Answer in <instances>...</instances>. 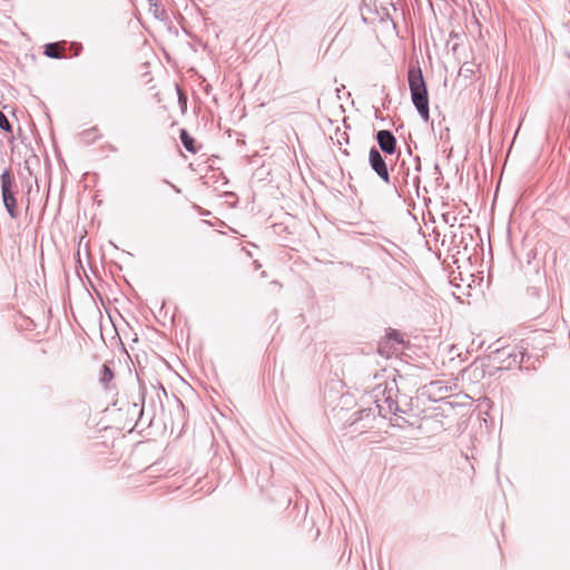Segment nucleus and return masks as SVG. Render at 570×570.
Instances as JSON below:
<instances>
[{
  "label": "nucleus",
  "instance_id": "f257e3e1",
  "mask_svg": "<svg viewBox=\"0 0 570 570\" xmlns=\"http://www.w3.org/2000/svg\"><path fill=\"white\" fill-rule=\"evenodd\" d=\"M412 102L424 121L430 119L429 96L420 68H411L407 72Z\"/></svg>",
  "mask_w": 570,
  "mask_h": 570
},
{
  "label": "nucleus",
  "instance_id": "f03ea898",
  "mask_svg": "<svg viewBox=\"0 0 570 570\" xmlns=\"http://www.w3.org/2000/svg\"><path fill=\"white\" fill-rule=\"evenodd\" d=\"M13 185V178L10 171L7 169L1 175V193L4 207L11 218L17 217V200L11 191Z\"/></svg>",
  "mask_w": 570,
  "mask_h": 570
},
{
  "label": "nucleus",
  "instance_id": "7ed1b4c3",
  "mask_svg": "<svg viewBox=\"0 0 570 570\" xmlns=\"http://www.w3.org/2000/svg\"><path fill=\"white\" fill-rule=\"evenodd\" d=\"M368 161L372 169L377 174L380 178H382L385 183L390 181V174L386 167V164L375 148H372L368 154Z\"/></svg>",
  "mask_w": 570,
  "mask_h": 570
},
{
  "label": "nucleus",
  "instance_id": "20e7f679",
  "mask_svg": "<svg viewBox=\"0 0 570 570\" xmlns=\"http://www.w3.org/2000/svg\"><path fill=\"white\" fill-rule=\"evenodd\" d=\"M451 391V387L446 385L444 381H433L424 386V394L430 399L441 400L445 397L446 393Z\"/></svg>",
  "mask_w": 570,
  "mask_h": 570
},
{
  "label": "nucleus",
  "instance_id": "39448f33",
  "mask_svg": "<svg viewBox=\"0 0 570 570\" xmlns=\"http://www.w3.org/2000/svg\"><path fill=\"white\" fill-rule=\"evenodd\" d=\"M376 139H377L380 148L384 153L392 155L395 151L396 140L391 131L380 130L376 135Z\"/></svg>",
  "mask_w": 570,
  "mask_h": 570
},
{
  "label": "nucleus",
  "instance_id": "423d86ee",
  "mask_svg": "<svg viewBox=\"0 0 570 570\" xmlns=\"http://www.w3.org/2000/svg\"><path fill=\"white\" fill-rule=\"evenodd\" d=\"M375 403L379 414L383 417H386L391 414L395 415L396 412L399 411L397 403L391 396H386L382 400L377 399Z\"/></svg>",
  "mask_w": 570,
  "mask_h": 570
},
{
  "label": "nucleus",
  "instance_id": "0eeeda50",
  "mask_svg": "<svg viewBox=\"0 0 570 570\" xmlns=\"http://www.w3.org/2000/svg\"><path fill=\"white\" fill-rule=\"evenodd\" d=\"M180 139H181V142L184 145V147L190 151V153H196V148L194 146V139L187 134L186 130H181L180 132Z\"/></svg>",
  "mask_w": 570,
  "mask_h": 570
},
{
  "label": "nucleus",
  "instance_id": "6e6552de",
  "mask_svg": "<svg viewBox=\"0 0 570 570\" xmlns=\"http://www.w3.org/2000/svg\"><path fill=\"white\" fill-rule=\"evenodd\" d=\"M114 379V373L108 365H102L100 374V383L107 386Z\"/></svg>",
  "mask_w": 570,
  "mask_h": 570
},
{
  "label": "nucleus",
  "instance_id": "1a4fd4ad",
  "mask_svg": "<svg viewBox=\"0 0 570 570\" xmlns=\"http://www.w3.org/2000/svg\"><path fill=\"white\" fill-rule=\"evenodd\" d=\"M45 53L50 58H60V53L56 43H48L46 46Z\"/></svg>",
  "mask_w": 570,
  "mask_h": 570
},
{
  "label": "nucleus",
  "instance_id": "9d476101",
  "mask_svg": "<svg viewBox=\"0 0 570 570\" xmlns=\"http://www.w3.org/2000/svg\"><path fill=\"white\" fill-rule=\"evenodd\" d=\"M0 128L4 131H11L10 122L1 111H0Z\"/></svg>",
  "mask_w": 570,
  "mask_h": 570
}]
</instances>
